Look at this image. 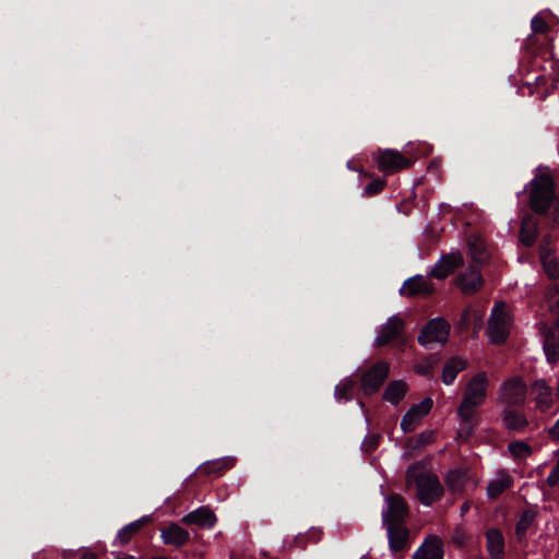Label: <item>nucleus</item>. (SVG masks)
Listing matches in <instances>:
<instances>
[{"instance_id":"nucleus-12","label":"nucleus","mask_w":559,"mask_h":559,"mask_svg":"<svg viewBox=\"0 0 559 559\" xmlns=\"http://www.w3.org/2000/svg\"><path fill=\"white\" fill-rule=\"evenodd\" d=\"M433 405L430 397H425L420 403L414 404L403 415L401 420V429L404 433L414 431L416 424L429 414Z\"/></svg>"},{"instance_id":"nucleus-23","label":"nucleus","mask_w":559,"mask_h":559,"mask_svg":"<svg viewBox=\"0 0 559 559\" xmlns=\"http://www.w3.org/2000/svg\"><path fill=\"white\" fill-rule=\"evenodd\" d=\"M164 544L180 548L190 540V534L180 525L173 523L162 531Z\"/></svg>"},{"instance_id":"nucleus-48","label":"nucleus","mask_w":559,"mask_h":559,"mask_svg":"<svg viewBox=\"0 0 559 559\" xmlns=\"http://www.w3.org/2000/svg\"><path fill=\"white\" fill-rule=\"evenodd\" d=\"M528 188V185L525 186L524 190H522V193H525V190Z\"/></svg>"},{"instance_id":"nucleus-9","label":"nucleus","mask_w":559,"mask_h":559,"mask_svg":"<svg viewBox=\"0 0 559 559\" xmlns=\"http://www.w3.org/2000/svg\"><path fill=\"white\" fill-rule=\"evenodd\" d=\"M484 277L480 266L471 264L467 269L460 272L454 278L453 284L463 295L473 296L477 294L484 286Z\"/></svg>"},{"instance_id":"nucleus-21","label":"nucleus","mask_w":559,"mask_h":559,"mask_svg":"<svg viewBox=\"0 0 559 559\" xmlns=\"http://www.w3.org/2000/svg\"><path fill=\"white\" fill-rule=\"evenodd\" d=\"M486 549L491 559H503L506 554V539L499 528H489L486 534Z\"/></svg>"},{"instance_id":"nucleus-26","label":"nucleus","mask_w":559,"mask_h":559,"mask_svg":"<svg viewBox=\"0 0 559 559\" xmlns=\"http://www.w3.org/2000/svg\"><path fill=\"white\" fill-rule=\"evenodd\" d=\"M537 515V506L531 507L522 512L515 525V535L519 540L526 537L527 530L535 522Z\"/></svg>"},{"instance_id":"nucleus-7","label":"nucleus","mask_w":559,"mask_h":559,"mask_svg":"<svg viewBox=\"0 0 559 559\" xmlns=\"http://www.w3.org/2000/svg\"><path fill=\"white\" fill-rule=\"evenodd\" d=\"M487 334L496 345L504 344L509 337L508 316L501 302H497L491 310Z\"/></svg>"},{"instance_id":"nucleus-36","label":"nucleus","mask_w":559,"mask_h":559,"mask_svg":"<svg viewBox=\"0 0 559 559\" xmlns=\"http://www.w3.org/2000/svg\"><path fill=\"white\" fill-rule=\"evenodd\" d=\"M200 471L206 475H219L224 471V465L219 461L206 462L200 466Z\"/></svg>"},{"instance_id":"nucleus-39","label":"nucleus","mask_w":559,"mask_h":559,"mask_svg":"<svg viewBox=\"0 0 559 559\" xmlns=\"http://www.w3.org/2000/svg\"><path fill=\"white\" fill-rule=\"evenodd\" d=\"M433 440L432 431H423L416 438L415 449L424 448L425 445L431 443Z\"/></svg>"},{"instance_id":"nucleus-11","label":"nucleus","mask_w":559,"mask_h":559,"mask_svg":"<svg viewBox=\"0 0 559 559\" xmlns=\"http://www.w3.org/2000/svg\"><path fill=\"white\" fill-rule=\"evenodd\" d=\"M464 259L461 252L444 253L429 272V276L437 280H444L456 269L461 267Z\"/></svg>"},{"instance_id":"nucleus-19","label":"nucleus","mask_w":559,"mask_h":559,"mask_svg":"<svg viewBox=\"0 0 559 559\" xmlns=\"http://www.w3.org/2000/svg\"><path fill=\"white\" fill-rule=\"evenodd\" d=\"M543 348L548 362L555 364L559 359V317L552 326L545 333Z\"/></svg>"},{"instance_id":"nucleus-6","label":"nucleus","mask_w":559,"mask_h":559,"mask_svg":"<svg viewBox=\"0 0 559 559\" xmlns=\"http://www.w3.org/2000/svg\"><path fill=\"white\" fill-rule=\"evenodd\" d=\"M527 394V385L519 378L513 377L506 380L498 392V400L503 407L524 406Z\"/></svg>"},{"instance_id":"nucleus-28","label":"nucleus","mask_w":559,"mask_h":559,"mask_svg":"<svg viewBox=\"0 0 559 559\" xmlns=\"http://www.w3.org/2000/svg\"><path fill=\"white\" fill-rule=\"evenodd\" d=\"M468 479V471L462 468L450 469L445 476V484L451 490H460Z\"/></svg>"},{"instance_id":"nucleus-17","label":"nucleus","mask_w":559,"mask_h":559,"mask_svg":"<svg viewBox=\"0 0 559 559\" xmlns=\"http://www.w3.org/2000/svg\"><path fill=\"white\" fill-rule=\"evenodd\" d=\"M435 293L432 283L425 280L423 275H415L407 278L400 289L402 296H430Z\"/></svg>"},{"instance_id":"nucleus-1","label":"nucleus","mask_w":559,"mask_h":559,"mask_svg":"<svg viewBox=\"0 0 559 559\" xmlns=\"http://www.w3.org/2000/svg\"><path fill=\"white\" fill-rule=\"evenodd\" d=\"M528 206L533 213L559 224V193L551 175L538 174L528 182Z\"/></svg>"},{"instance_id":"nucleus-35","label":"nucleus","mask_w":559,"mask_h":559,"mask_svg":"<svg viewBox=\"0 0 559 559\" xmlns=\"http://www.w3.org/2000/svg\"><path fill=\"white\" fill-rule=\"evenodd\" d=\"M381 436L379 433L367 435L362 441L361 449L366 453L373 452L380 444Z\"/></svg>"},{"instance_id":"nucleus-10","label":"nucleus","mask_w":559,"mask_h":559,"mask_svg":"<svg viewBox=\"0 0 559 559\" xmlns=\"http://www.w3.org/2000/svg\"><path fill=\"white\" fill-rule=\"evenodd\" d=\"M376 160L379 170L389 174L407 169L413 165V160L411 158L392 148L379 150Z\"/></svg>"},{"instance_id":"nucleus-25","label":"nucleus","mask_w":559,"mask_h":559,"mask_svg":"<svg viewBox=\"0 0 559 559\" xmlns=\"http://www.w3.org/2000/svg\"><path fill=\"white\" fill-rule=\"evenodd\" d=\"M407 390V384L403 380H393L385 388L383 400L397 405L405 397Z\"/></svg>"},{"instance_id":"nucleus-14","label":"nucleus","mask_w":559,"mask_h":559,"mask_svg":"<svg viewBox=\"0 0 559 559\" xmlns=\"http://www.w3.org/2000/svg\"><path fill=\"white\" fill-rule=\"evenodd\" d=\"M407 512L404 499L399 495H392L388 498V508L382 511L383 524L385 526L390 525V523L402 525L401 522H403Z\"/></svg>"},{"instance_id":"nucleus-5","label":"nucleus","mask_w":559,"mask_h":559,"mask_svg":"<svg viewBox=\"0 0 559 559\" xmlns=\"http://www.w3.org/2000/svg\"><path fill=\"white\" fill-rule=\"evenodd\" d=\"M451 325L442 317H437L428 320L421 328L417 341L419 345L425 348H431L430 344L441 343L445 344L450 335Z\"/></svg>"},{"instance_id":"nucleus-43","label":"nucleus","mask_w":559,"mask_h":559,"mask_svg":"<svg viewBox=\"0 0 559 559\" xmlns=\"http://www.w3.org/2000/svg\"><path fill=\"white\" fill-rule=\"evenodd\" d=\"M81 559H97V557L93 552H85L82 555Z\"/></svg>"},{"instance_id":"nucleus-29","label":"nucleus","mask_w":559,"mask_h":559,"mask_svg":"<svg viewBox=\"0 0 559 559\" xmlns=\"http://www.w3.org/2000/svg\"><path fill=\"white\" fill-rule=\"evenodd\" d=\"M513 484L512 478L506 477L491 480L487 486V496L490 500L499 498Z\"/></svg>"},{"instance_id":"nucleus-42","label":"nucleus","mask_w":559,"mask_h":559,"mask_svg":"<svg viewBox=\"0 0 559 559\" xmlns=\"http://www.w3.org/2000/svg\"><path fill=\"white\" fill-rule=\"evenodd\" d=\"M431 371H432V367L431 366H426V367H420L417 369V372L421 376H425V377H430L431 376Z\"/></svg>"},{"instance_id":"nucleus-4","label":"nucleus","mask_w":559,"mask_h":559,"mask_svg":"<svg viewBox=\"0 0 559 559\" xmlns=\"http://www.w3.org/2000/svg\"><path fill=\"white\" fill-rule=\"evenodd\" d=\"M360 389L366 396H371L380 391L390 376V364L385 360H378L367 368L357 369Z\"/></svg>"},{"instance_id":"nucleus-31","label":"nucleus","mask_w":559,"mask_h":559,"mask_svg":"<svg viewBox=\"0 0 559 559\" xmlns=\"http://www.w3.org/2000/svg\"><path fill=\"white\" fill-rule=\"evenodd\" d=\"M542 263L544 271L549 278H559V261L556 257H552L550 253L542 254Z\"/></svg>"},{"instance_id":"nucleus-46","label":"nucleus","mask_w":559,"mask_h":559,"mask_svg":"<svg viewBox=\"0 0 559 559\" xmlns=\"http://www.w3.org/2000/svg\"><path fill=\"white\" fill-rule=\"evenodd\" d=\"M151 559H167L166 557H152Z\"/></svg>"},{"instance_id":"nucleus-27","label":"nucleus","mask_w":559,"mask_h":559,"mask_svg":"<svg viewBox=\"0 0 559 559\" xmlns=\"http://www.w3.org/2000/svg\"><path fill=\"white\" fill-rule=\"evenodd\" d=\"M151 522V518L147 515L142 516L141 519L129 523L119 530L117 534V538L119 539L121 545H126L130 542L133 535H135L144 525Z\"/></svg>"},{"instance_id":"nucleus-45","label":"nucleus","mask_w":559,"mask_h":559,"mask_svg":"<svg viewBox=\"0 0 559 559\" xmlns=\"http://www.w3.org/2000/svg\"><path fill=\"white\" fill-rule=\"evenodd\" d=\"M117 559H135V557L132 555H123V556L118 557Z\"/></svg>"},{"instance_id":"nucleus-16","label":"nucleus","mask_w":559,"mask_h":559,"mask_svg":"<svg viewBox=\"0 0 559 559\" xmlns=\"http://www.w3.org/2000/svg\"><path fill=\"white\" fill-rule=\"evenodd\" d=\"M444 550L442 539L437 535H429L413 555V559H443Z\"/></svg>"},{"instance_id":"nucleus-20","label":"nucleus","mask_w":559,"mask_h":559,"mask_svg":"<svg viewBox=\"0 0 559 559\" xmlns=\"http://www.w3.org/2000/svg\"><path fill=\"white\" fill-rule=\"evenodd\" d=\"M217 519L214 512L207 507H200L189 512L182 518V522L187 525H197L202 528H212Z\"/></svg>"},{"instance_id":"nucleus-8","label":"nucleus","mask_w":559,"mask_h":559,"mask_svg":"<svg viewBox=\"0 0 559 559\" xmlns=\"http://www.w3.org/2000/svg\"><path fill=\"white\" fill-rule=\"evenodd\" d=\"M486 308L480 302H469L461 312L459 320L455 322V326L461 332H467L473 328L475 336L478 335L479 331L484 325Z\"/></svg>"},{"instance_id":"nucleus-30","label":"nucleus","mask_w":559,"mask_h":559,"mask_svg":"<svg viewBox=\"0 0 559 559\" xmlns=\"http://www.w3.org/2000/svg\"><path fill=\"white\" fill-rule=\"evenodd\" d=\"M356 386V381L346 378L338 384H336L334 390V396L335 399L340 401H352L353 400V390Z\"/></svg>"},{"instance_id":"nucleus-24","label":"nucleus","mask_w":559,"mask_h":559,"mask_svg":"<svg viewBox=\"0 0 559 559\" xmlns=\"http://www.w3.org/2000/svg\"><path fill=\"white\" fill-rule=\"evenodd\" d=\"M466 367H467V364L463 358H461L459 356H454V357L450 358L449 360L445 361L443 369H442V374H441L442 382L445 385L452 384L454 382V380L456 379L457 374L461 371L465 370Z\"/></svg>"},{"instance_id":"nucleus-13","label":"nucleus","mask_w":559,"mask_h":559,"mask_svg":"<svg viewBox=\"0 0 559 559\" xmlns=\"http://www.w3.org/2000/svg\"><path fill=\"white\" fill-rule=\"evenodd\" d=\"M501 424L510 432L523 433L530 426L527 416L518 407H502Z\"/></svg>"},{"instance_id":"nucleus-40","label":"nucleus","mask_w":559,"mask_h":559,"mask_svg":"<svg viewBox=\"0 0 559 559\" xmlns=\"http://www.w3.org/2000/svg\"><path fill=\"white\" fill-rule=\"evenodd\" d=\"M546 483L549 487H556L559 483V460L556 462L547 476Z\"/></svg>"},{"instance_id":"nucleus-33","label":"nucleus","mask_w":559,"mask_h":559,"mask_svg":"<svg viewBox=\"0 0 559 559\" xmlns=\"http://www.w3.org/2000/svg\"><path fill=\"white\" fill-rule=\"evenodd\" d=\"M538 230L536 226L527 227L525 223L522 224L520 230V241L525 247H533L536 242Z\"/></svg>"},{"instance_id":"nucleus-37","label":"nucleus","mask_w":559,"mask_h":559,"mask_svg":"<svg viewBox=\"0 0 559 559\" xmlns=\"http://www.w3.org/2000/svg\"><path fill=\"white\" fill-rule=\"evenodd\" d=\"M531 27H532L533 32L536 33V34H544V33H546L548 31V24L539 15H535L532 19Z\"/></svg>"},{"instance_id":"nucleus-41","label":"nucleus","mask_w":559,"mask_h":559,"mask_svg":"<svg viewBox=\"0 0 559 559\" xmlns=\"http://www.w3.org/2000/svg\"><path fill=\"white\" fill-rule=\"evenodd\" d=\"M547 435L550 440L559 442V418L550 428H548Z\"/></svg>"},{"instance_id":"nucleus-2","label":"nucleus","mask_w":559,"mask_h":559,"mask_svg":"<svg viewBox=\"0 0 559 559\" xmlns=\"http://www.w3.org/2000/svg\"><path fill=\"white\" fill-rule=\"evenodd\" d=\"M488 386L489 380L485 372L476 373L466 384L463 399L457 407V416L466 435H472L478 424L475 409L485 403Z\"/></svg>"},{"instance_id":"nucleus-18","label":"nucleus","mask_w":559,"mask_h":559,"mask_svg":"<svg viewBox=\"0 0 559 559\" xmlns=\"http://www.w3.org/2000/svg\"><path fill=\"white\" fill-rule=\"evenodd\" d=\"M389 536V546L392 552H404L409 547V531L404 525H395L390 523L386 526Z\"/></svg>"},{"instance_id":"nucleus-44","label":"nucleus","mask_w":559,"mask_h":559,"mask_svg":"<svg viewBox=\"0 0 559 559\" xmlns=\"http://www.w3.org/2000/svg\"><path fill=\"white\" fill-rule=\"evenodd\" d=\"M469 506L467 502L463 503L462 507H461V511L462 513H465L467 510H468Z\"/></svg>"},{"instance_id":"nucleus-34","label":"nucleus","mask_w":559,"mask_h":559,"mask_svg":"<svg viewBox=\"0 0 559 559\" xmlns=\"http://www.w3.org/2000/svg\"><path fill=\"white\" fill-rule=\"evenodd\" d=\"M386 186V181L383 178H374L364 189L362 195L367 198H371L378 195L382 192L384 187Z\"/></svg>"},{"instance_id":"nucleus-38","label":"nucleus","mask_w":559,"mask_h":559,"mask_svg":"<svg viewBox=\"0 0 559 559\" xmlns=\"http://www.w3.org/2000/svg\"><path fill=\"white\" fill-rule=\"evenodd\" d=\"M468 245L475 264L479 265L483 262L481 254L484 252V247L480 243H477L476 241L469 242Z\"/></svg>"},{"instance_id":"nucleus-22","label":"nucleus","mask_w":559,"mask_h":559,"mask_svg":"<svg viewBox=\"0 0 559 559\" xmlns=\"http://www.w3.org/2000/svg\"><path fill=\"white\" fill-rule=\"evenodd\" d=\"M532 393L535 395L534 401L537 409L546 413L552 407L551 388L545 380H536L532 385Z\"/></svg>"},{"instance_id":"nucleus-32","label":"nucleus","mask_w":559,"mask_h":559,"mask_svg":"<svg viewBox=\"0 0 559 559\" xmlns=\"http://www.w3.org/2000/svg\"><path fill=\"white\" fill-rule=\"evenodd\" d=\"M508 450L515 459L528 456L533 452L532 447L522 440L510 442L508 444Z\"/></svg>"},{"instance_id":"nucleus-47","label":"nucleus","mask_w":559,"mask_h":559,"mask_svg":"<svg viewBox=\"0 0 559 559\" xmlns=\"http://www.w3.org/2000/svg\"><path fill=\"white\" fill-rule=\"evenodd\" d=\"M359 405L365 408V403L362 401L359 402Z\"/></svg>"},{"instance_id":"nucleus-15","label":"nucleus","mask_w":559,"mask_h":559,"mask_svg":"<svg viewBox=\"0 0 559 559\" xmlns=\"http://www.w3.org/2000/svg\"><path fill=\"white\" fill-rule=\"evenodd\" d=\"M404 321L399 316L391 317L379 331L376 343L378 346H386L394 340H404Z\"/></svg>"},{"instance_id":"nucleus-3","label":"nucleus","mask_w":559,"mask_h":559,"mask_svg":"<svg viewBox=\"0 0 559 559\" xmlns=\"http://www.w3.org/2000/svg\"><path fill=\"white\" fill-rule=\"evenodd\" d=\"M406 481L415 485L417 499L426 507L441 500L444 495L439 477L432 472L425 471L423 462H415L407 467Z\"/></svg>"}]
</instances>
